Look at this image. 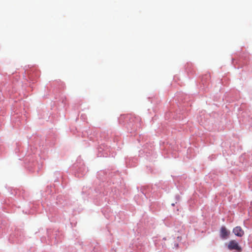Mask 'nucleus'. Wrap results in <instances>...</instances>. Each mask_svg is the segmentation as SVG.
Instances as JSON below:
<instances>
[{"mask_svg":"<svg viewBox=\"0 0 252 252\" xmlns=\"http://www.w3.org/2000/svg\"><path fill=\"white\" fill-rule=\"evenodd\" d=\"M227 247L229 250H235L238 252H242L241 247L239 245L238 243L235 240L230 241L228 244Z\"/></svg>","mask_w":252,"mask_h":252,"instance_id":"obj_1","label":"nucleus"},{"mask_svg":"<svg viewBox=\"0 0 252 252\" xmlns=\"http://www.w3.org/2000/svg\"><path fill=\"white\" fill-rule=\"evenodd\" d=\"M230 234V232L228 231L224 226H222L220 228V235L222 239H227Z\"/></svg>","mask_w":252,"mask_h":252,"instance_id":"obj_2","label":"nucleus"},{"mask_svg":"<svg viewBox=\"0 0 252 252\" xmlns=\"http://www.w3.org/2000/svg\"><path fill=\"white\" fill-rule=\"evenodd\" d=\"M233 232L238 237H242L244 234V231L240 226L235 227L233 230Z\"/></svg>","mask_w":252,"mask_h":252,"instance_id":"obj_3","label":"nucleus"}]
</instances>
